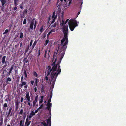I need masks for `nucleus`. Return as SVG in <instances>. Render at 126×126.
<instances>
[{"label":"nucleus","mask_w":126,"mask_h":126,"mask_svg":"<svg viewBox=\"0 0 126 126\" xmlns=\"http://www.w3.org/2000/svg\"><path fill=\"white\" fill-rule=\"evenodd\" d=\"M53 19L52 22L51 23V24H52L55 21V19Z\"/></svg>","instance_id":"nucleus-52"},{"label":"nucleus","mask_w":126,"mask_h":126,"mask_svg":"<svg viewBox=\"0 0 126 126\" xmlns=\"http://www.w3.org/2000/svg\"><path fill=\"white\" fill-rule=\"evenodd\" d=\"M68 23L69 28L72 31H73L76 27L78 26L77 21L76 20H70Z\"/></svg>","instance_id":"nucleus-3"},{"label":"nucleus","mask_w":126,"mask_h":126,"mask_svg":"<svg viewBox=\"0 0 126 126\" xmlns=\"http://www.w3.org/2000/svg\"><path fill=\"white\" fill-rule=\"evenodd\" d=\"M63 13L64 12H62L61 13L62 16L61 18L62 19V22H60V23L61 26H63L64 25V20L63 19Z\"/></svg>","instance_id":"nucleus-7"},{"label":"nucleus","mask_w":126,"mask_h":126,"mask_svg":"<svg viewBox=\"0 0 126 126\" xmlns=\"http://www.w3.org/2000/svg\"><path fill=\"white\" fill-rule=\"evenodd\" d=\"M7 104L6 103H5L3 105V106L5 108L6 107H7Z\"/></svg>","instance_id":"nucleus-38"},{"label":"nucleus","mask_w":126,"mask_h":126,"mask_svg":"<svg viewBox=\"0 0 126 126\" xmlns=\"http://www.w3.org/2000/svg\"><path fill=\"white\" fill-rule=\"evenodd\" d=\"M18 1H14V4L16 6H17L18 4L17 3Z\"/></svg>","instance_id":"nucleus-33"},{"label":"nucleus","mask_w":126,"mask_h":126,"mask_svg":"<svg viewBox=\"0 0 126 126\" xmlns=\"http://www.w3.org/2000/svg\"><path fill=\"white\" fill-rule=\"evenodd\" d=\"M36 102L34 101H33V107H34L35 106L36 104Z\"/></svg>","instance_id":"nucleus-30"},{"label":"nucleus","mask_w":126,"mask_h":126,"mask_svg":"<svg viewBox=\"0 0 126 126\" xmlns=\"http://www.w3.org/2000/svg\"><path fill=\"white\" fill-rule=\"evenodd\" d=\"M37 22L36 21H35L34 24V29H35L36 26V24H37Z\"/></svg>","instance_id":"nucleus-26"},{"label":"nucleus","mask_w":126,"mask_h":126,"mask_svg":"<svg viewBox=\"0 0 126 126\" xmlns=\"http://www.w3.org/2000/svg\"><path fill=\"white\" fill-rule=\"evenodd\" d=\"M6 58V56H4L2 57V63L1 65H2L4 64V65L3 66V68H4L6 66L8 63V62L6 61V60H5Z\"/></svg>","instance_id":"nucleus-5"},{"label":"nucleus","mask_w":126,"mask_h":126,"mask_svg":"<svg viewBox=\"0 0 126 126\" xmlns=\"http://www.w3.org/2000/svg\"><path fill=\"white\" fill-rule=\"evenodd\" d=\"M20 36V38H22L23 37V33L22 32H21L19 33Z\"/></svg>","instance_id":"nucleus-24"},{"label":"nucleus","mask_w":126,"mask_h":126,"mask_svg":"<svg viewBox=\"0 0 126 126\" xmlns=\"http://www.w3.org/2000/svg\"><path fill=\"white\" fill-rule=\"evenodd\" d=\"M29 99H30V97L29 95V93L28 92L25 96V100H27Z\"/></svg>","instance_id":"nucleus-10"},{"label":"nucleus","mask_w":126,"mask_h":126,"mask_svg":"<svg viewBox=\"0 0 126 126\" xmlns=\"http://www.w3.org/2000/svg\"><path fill=\"white\" fill-rule=\"evenodd\" d=\"M21 83L19 84V86L21 88H22L23 85H25L26 84V82H25L22 81L21 82Z\"/></svg>","instance_id":"nucleus-14"},{"label":"nucleus","mask_w":126,"mask_h":126,"mask_svg":"<svg viewBox=\"0 0 126 126\" xmlns=\"http://www.w3.org/2000/svg\"><path fill=\"white\" fill-rule=\"evenodd\" d=\"M11 80V79L9 77L7 78V81H10Z\"/></svg>","instance_id":"nucleus-43"},{"label":"nucleus","mask_w":126,"mask_h":126,"mask_svg":"<svg viewBox=\"0 0 126 126\" xmlns=\"http://www.w3.org/2000/svg\"><path fill=\"white\" fill-rule=\"evenodd\" d=\"M27 85H25L24 86V87L25 88H27Z\"/></svg>","instance_id":"nucleus-60"},{"label":"nucleus","mask_w":126,"mask_h":126,"mask_svg":"<svg viewBox=\"0 0 126 126\" xmlns=\"http://www.w3.org/2000/svg\"><path fill=\"white\" fill-rule=\"evenodd\" d=\"M29 45H28V48H27V49H26V50L25 51V53H26V52H27V51H28V49H29Z\"/></svg>","instance_id":"nucleus-40"},{"label":"nucleus","mask_w":126,"mask_h":126,"mask_svg":"<svg viewBox=\"0 0 126 126\" xmlns=\"http://www.w3.org/2000/svg\"><path fill=\"white\" fill-rule=\"evenodd\" d=\"M43 107V104H42L40 106L39 108L40 109L42 108Z\"/></svg>","instance_id":"nucleus-42"},{"label":"nucleus","mask_w":126,"mask_h":126,"mask_svg":"<svg viewBox=\"0 0 126 126\" xmlns=\"http://www.w3.org/2000/svg\"><path fill=\"white\" fill-rule=\"evenodd\" d=\"M47 124L48 125V126H51V122L50 121V119H48L47 121Z\"/></svg>","instance_id":"nucleus-23"},{"label":"nucleus","mask_w":126,"mask_h":126,"mask_svg":"<svg viewBox=\"0 0 126 126\" xmlns=\"http://www.w3.org/2000/svg\"><path fill=\"white\" fill-rule=\"evenodd\" d=\"M38 98V95H37L36 96L35 98V100L34 101L37 102V99Z\"/></svg>","instance_id":"nucleus-27"},{"label":"nucleus","mask_w":126,"mask_h":126,"mask_svg":"<svg viewBox=\"0 0 126 126\" xmlns=\"http://www.w3.org/2000/svg\"><path fill=\"white\" fill-rule=\"evenodd\" d=\"M12 110V108H10L9 109V111L8 112V114L7 115V117H8L9 115L10 114L11 111Z\"/></svg>","instance_id":"nucleus-18"},{"label":"nucleus","mask_w":126,"mask_h":126,"mask_svg":"<svg viewBox=\"0 0 126 126\" xmlns=\"http://www.w3.org/2000/svg\"><path fill=\"white\" fill-rule=\"evenodd\" d=\"M37 79H35V83L36 84V86H37Z\"/></svg>","instance_id":"nucleus-36"},{"label":"nucleus","mask_w":126,"mask_h":126,"mask_svg":"<svg viewBox=\"0 0 126 126\" xmlns=\"http://www.w3.org/2000/svg\"><path fill=\"white\" fill-rule=\"evenodd\" d=\"M17 80L18 81V82L19 80V78H18L17 79Z\"/></svg>","instance_id":"nucleus-64"},{"label":"nucleus","mask_w":126,"mask_h":126,"mask_svg":"<svg viewBox=\"0 0 126 126\" xmlns=\"http://www.w3.org/2000/svg\"><path fill=\"white\" fill-rule=\"evenodd\" d=\"M42 101H43V100H41H41H40V101H39V103H42Z\"/></svg>","instance_id":"nucleus-56"},{"label":"nucleus","mask_w":126,"mask_h":126,"mask_svg":"<svg viewBox=\"0 0 126 126\" xmlns=\"http://www.w3.org/2000/svg\"><path fill=\"white\" fill-rule=\"evenodd\" d=\"M47 52V51H46L45 52V55H44V58H46V56Z\"/></svg>","instance_id":"nucleus-51"},{"label":"nucleus","mask_w":126,"mask_h":126,"mask_svg":"<svg viewBox=\"0 0 126 126\" xmlns=\"http://www.w3.org/2000/svg\"><path fill=\"white\" fill-rule=\"evenodd\" d=\"M20 8H21L22 9H23V6L21 5V4L20 5Z\"/></svg>","instance_id":"nucleus-58"},{"label":"nucleus","mask_w":126,"mask_h":126,"mask_svg":"<svg viewBox=\"0 0 126 126\" xmlns=\"http://www.w3.org/2000/svg\"><path fill=\"white\" fill-rule=\"evenodd\" d=\"M43 26H42L40 30V31L41 32L40 34H41L44 30L43 29Z\"/></svg>","instance_id":"nucleus-22"},{"label":"nucleus","mask_w":126,"mask_h":126,"mask_svg":"<svg viewBox=\"0 0 126 126\" xmlns=\"http://www.w3.org/2000/svg\"><path fill=\"white\" fill-rule=\"evenodd\" d=\"M31 121H29L28 118H27V119H26V120L25 123H31Z\"/></svg>","instance_id":"nucleus-34"},{"label":"nucleus","mask_w":126,"mask_h":126,"mask_svg":"<svg viewBox=\"0 0 126 126\" xmlns=\"http://www.w3.org/2000/svg\"><path fill=\"white\" fill-rule=\"evenodd\" d=\"M40 109L38 108L35 111V113H36Z\"/></svg>","instance_id":"nucleus-39"},{"label":"nucleus","mask_w":126,"mask_h":126,"mask_svg":"<svg viewBox=\"0 0 126 126\" xmlns=\"http://www.w3.org/2000/svg\"><path fill=\"white\" fill-rule=\"evenodd\" d=\"M24 74L25 75V77L27 78V74L26 72V71L25 70H24Z\"/></svg>","instance_id":"nucleus-31"},{"label":"nucleus","mask_w":126,"mask_h":126,"mask_svg":"<svg viewBox=\"0 0 126 126\" xmlns=\"http://www.w3.org/2000/svg\"><path fill=\"white\" fill-rule=\"evenodd\" d=\"M24 121L21 120L19 123V126H24Z\"/></svg>","instance_id":"nucleus-15"},{"label":"nucleus","mask_w":126,"mask_h":126,"mask_svg":"<svg viewBox=\"0 0 126 126\" xmlns=\"http://www.w3.org/2000/svg\"><path fill=\"white\" fill-rule=\"evenodd\" d=\"M23 62H24V64H25L26 63H27L28 62V60L26 58H25L23 59Z\"/></svg>","instance_id":"nucleus-21"},{"label":"nucleus","mask_w":126,"mask_h":126,"mask_svg":"<svg viewBox=\"0 0 126 126\" xmlns=\"http://www.w3.org/2000/svg\"><path fill=\"white\" fill-rule=\"evenodd\" d=\"M37 43V41L36 40L35 41L32 46V50L33 48L36 45Z\"/></svg>","instance_id":"nucleus-19"},{"label":"nucleus","mask_w":126,"mask_h":126,"mask_svg":"<svg viewBox=\"0 0 126 126\" xmlns=\"http://www.w3.org/2000/svg\"><path fill=\"white\" fill-rule=\"evenodd\" d=\"M67 22H65L64 23V25H65ZM63 31L64 34V37L61 41V44L58 45V47L57 50H58L60 48V47H61V50L64 51V53H65V51L66 48V45L68 42V39L67 38V35L68 34V26H65L63 25Z\"/></svg>","instance_id":"nucleus-2"},{"label":"nucleus","mask_w":126,"mask_h":126,"mask_svg":"<svg viewBox=\"0 0 126 126\" xmlns=\"http://www.w3.org/2000/svg\"><path fill=\"white\" fill-rule=\"evenodd\" d=\"M48 40H46V41H45V42H46V44H45V46H46L47 44V43H48Z\"/></svg>","instance_id":"nucleus-41"},{"label":"nucleus","mask_w":126,"mask_h":126,"mask_svg":"<svg viewBox=\"0 0 126 126\" xmlns=\"http://www.w3.org/2000/svg\"><path fill=\"white\" fill-rule=\"evenodd\" d=\"M35 113L33 111H31L30 115L29 116V118H31L33 115L35 114Z\"/></svg>","instance_id":"nucleus-11"},{"label":"nucleus","mask_w":126,"mask_h":126,"mask_svg":"<svg viewBox=\"0 0 126 126\" xmlns=\"http://www.w3.org/2000/svg\"><path fill=\"white\" fill-rule=\"evenodd\" d=\"M31 123H25L24 126H28Z\"/></svg>","instance_id":"nucleus-29"},{"label":"nucleus","mask_w":126,"mask_h":126,"mask_svg":"<svg viewBox=\"0 0 126 126\" xmlns=\"http://www.w3.org/2000/svg\"><path fill=\"white\" fill-rule=\"evenodd\" d=\"M48 119H50V118H48V119L47 121V124L46 123L44 122L41 123V124H40V125L41 126H48V125L47 124V121ZM50 121H51V119H50Z\"/></svg>","instance_id":"nucleus-9"},{"label":"nucleus","mask_w":126,"mask_h":126,"mask_svg":"<svg viewBox=\"0 0 126 126\" xmlns=\"http://www.w3.org/2000/svg\"><path fill=\"white\" fill-rule=\"evenodd\" d=\"M55 31V30L54 29H52L47 34V36H48L52 32H54Z\"/></svg>","instance_id":"nucleus-17"},{"label":"nucleus","mask_w":126,"mask_h":126,"mask_svg":"<svg viewBox=\"0 0 126 126\" xmlns=\"http://www.w3.org/2000/svg\"><path fill=\"white\" fill-rule=\"evenodd\" d=\"M30 99H29L28 100H26V101H27V102L28 101L29 102H30Z\"/></svg>","instance_id":"nucleus-59"},{"label":"nucleus","mask_w":126,"mask_h":126,"mask_svg":"<svg viewBox=\"0 0 126 126\" xmlns=\"http://www.w3.org/2000/svg\"><path fill=\"white\" fill-rule=\"evenodd\" d=\"M56 16H55V12H54L53 13L52 17L53 19H55L56 18Z\"/></svg>","instance_id":"nucleus-25"},{"label":"nucleus","mask_w":126,"mask_h":126,"mask_svg":"<svg viewBox=\"0 0 126 126\" xmlns=\"http://www.w3.org/2000/svg\"><path fill=\"white\" fill-rule=\"evenodd\" d=\"M3 118L1 117L0 118V126H1L3 124Z\"/></svg>","instance_id":"nucleus-20"},{"label":"nucleus","mask_w":126,"mask_h":126,"mask_svg":"<svg viewBox=\"0 0 126 126\" xmlns=\"http://www.w3.org/2000/svg\"><path fill=\"white\" fill-rule=\"evenodd\" d=\"M23 99H24L23 97H21V100H20V102H23Z\"/></svg>","instance_id":"nucleus-47"},{"label":"nucleus","mask_w":126,"mask_h":126,"mask_svg":"<svg viewBox=\"0 0 126 126\" xmlns=\"http://www.w3.org/2000/svg\"><path fill=\"white\" fill-rule=\"evenodd\" d=\"M60 48L57 50L56 48L55 51L53 56V59L55 57V58L54 61L51 64V66H49L47 67V68L49 70L46 73V71L45 73V78L46 80H47L48 79L47 76L50 74L51 72V79L52 75L54 77V78H55L56 76H58V74H59L61 72V69L60 68V66L59 64L61 62L62 59L63 57L64 54V51L61 50V47H60Z\"/></svg>","instance_id":"nucleus-1"},{"label":"nucleus","mask_w":126,"mask_h":126,"mask_svg":"<svg viewBox=\"0 0 126 126\" xmlns=\"http://www.w3.org/2000/svg\"><path fill=\"white\" fill-rule=\"evenodd\" d=\"M4 8V7L3 6V7H2V8H1V9L3 10V9Z\"/></svg>","instance_id":"nucleus-62"},{"label":"nucleus","mask_w":126,"mask_h":126,"mask_svg":"<svg viewBox=\"0 0 126 126\" xmlns=\"http://www.w3.org/2000/svg\"><path fill=\"white\" fill-rule=\"evenodd\" d=\"M61 2H63V0H60L59 1V0L58 1L57 3V5L58 4V3H59Z\"/></svg>","instance_id":"nucleus-35"},{"label":"nucleus","mask_w":126,"mask_h":126,"mask_svg":"<svg viewBox=\"0 0 126 126\" xmlns=\"http://www.w3.org/2000/svg\"><path fill=\"white\" fill-rule=\"evenodd\" d=\"M18 106V104H16V110H17V109Z\"/></svg>","instance_id":"nucleus-48"},{"label":"nucleus","mask_w":126,"mask_h":126,"mask_svg":"<svg viewBox=\"0 0 126 126\" xmlns=\"http://www.w3.org/2000/svg\"><path fill=\"white\" fill-rule=\"evenodd\" d=\"M8 32V30L7 29L6 30L5 32L3 33V34H6Z\"/></svg>","instance_id":"nucleus-45"},{"label":"nucleus","mask_w":126,"mask_h":126,"mask_svg":"<svg viewBox=\"0 0 126 126\" xmlns=\"http://www.w3.org/2000/svg\"><path fill=\"white\" fill-rule=\"evenodd\" d=\"M34 89L35 92H36V91H37V88H36V87H35L34 88Z\"/></svg>","instance_id":"nucleus-54"},{"label":"nucleus","mask_w":126,"mask_h":126,"mask_svg":"<svg viewBox=\"0 0 126 126\" xmlns=\"http://www.w3.org/2000/svg\"><path fill=\"white\" fill-rule=\"evenodd\" d=\"M17 8V7H15L14 8V10H16V9Z\"/></svg>","instance_id":"nucleus-57"},{"label":"nucleus","mask_w":126,"mask_h":126,"mask_svg":"<svg viewBox=\"0 0 126 126\" xmlns=\"http://www.w3.org/2000/svg\"><path fill=\"white\" fill-rule=\"evenodd\" d=\"M52 75L51 77V81H52V83L51 86V88L53 89L54 88V85L55 82L56 80L57 77V76H56L55 78L54 79V77L53 76V75Z\"/></svg>","instance_id":"nucleus-6"},{"label":"nucleus","mask_w":126,"mask_h":126,"mask_svg":"<svg viewBox=\"0 0 126 126\" xmlns=\"http://www.w3.org/2000/svg\"><path fill=\"white\" fill-rule=\"evenodd\" d=\"M42 89L43 90L44 89V86L43 85L42 86Z\"/></svg>","instance_id":"nucleus-61"},{"label":"nucleus","mask_w":126,"mask_h":126,"mask_svg":"<svg viewBox=\"0 0 126 126\" xmlns=\"http://www.w3.org/2000/svg\"><path fill=\"white\" fill-rule=\"evenodd\" d=\"M31 84L32 85H33V83H34V81H31Z\"/></svg>","instance_id":"nucleus-55"},{"label":"nucleus","mask_w":126,"mask_h":126,"mask_svg":"<svg viewBox=\"0 0 126 126\" xmlns=\"http://www.w3.org/2000/svg\"><path fill=\"white\" fill-rule=\"evenodd\" d=\"M35 19L34 18L32 21L30 25V28L31 29H32L33 28L34 23V20Z\"/></svg>","instance_id":"nucleus-8"},{"label":"nucleus","mask_w":126,"mask_h":126,"mask_svg":"<svg viewBox=\"0 0 126 126\" xmlns=\"http://www.w3.org/2000/svg\"><path fill=\"white\" fill-rule=\"evenodd\" d=\"M56 23H55L51 27H55L56 26Z\"/></svg>","instance_id":"nucleus-44"},{"label":"nucleus","mask_w":126,"mask_h":126,"mask_svg":"<svg viewBox=\"0 0 126 126\" xmlns=\"http://www.w3.org/2000/svg\"><path fill=\"white\" fill-rule=\"evenodd\" d=\"M23 14H27V9H25L24 10L23 12Z\"/></svg>","instance_id":"nucleus-32"},{"label":"nucleus","mask_w":126,"mask_h":126,"mask_svg":"<svg viewBox=\"0 0 126 126\" xmlns=\"http://www.w3.org/2000/svg\"><path fill=\"white\" fill-rule=\"evenodd\" d=\"M26 23V19L25 18L24 19V21H23V24H25Z\"/></svg>","instance_id":"nucleus-37"},{"label":"nucleus","mask_w":126,"mask_h":126,"mask_svg":"<svg viewBox=\"0 0 126 126\" xmlns=\"http://www.w3.org/2000/svg\"><path fill=\"white\" fill-rule=\"evenodd\" d=\"M63 2H60L59 3V4H58V5L57 6V7H59L58 9V11H61V9H60V8L61 7V6H62V5H63Z\"/></svg>","instance_id":"nucleus-12"},{"label":"nucleus","mask_w":126,"mask_h":126,"mask_svg":"<svg viewBox=\"0 0 126 126\" xmlns=\"http://www.w3.org/2000/svg\"><path fill=\"white\" fill-rule=\"evenodd\" d=\"M32 41H33L32 40H31V42L30 43V45L31 46L32 45Z\"/></svg>","instance_id":"nucleus-50"},{"label":"nucleus","mask_w":126,"mask_h":126,"mask_svg":"<svg viewBox=\"0 0 126 126\" xmlns=\"http://www.w3.org/2000/svg\"><path fill=\"white\" fill-rule=\"evenodd\" d=\"M0 1L1 2L2 6H3L6 3V0H0Z\"/></svg>","instance_id":"nucleus-16"},{"label":"nucleus","mask_w":126,"mask_h":126,"mask_svg":"<svg viewBox=\"0 0 126 126\" xmlns=\"http://www.w3.org/2000/svg\"><path fill=\"white\" fill-rule=\"evenodd\" d=\"M23 113V109H21L20 111L19 114H21V115H22Z\"/></svg>","instance_id":"nucleus-28"},{"label":"nucleus","mask_w":126,"mask_h":126,"mask_svg":"<svg viewBox=\"0 0 126 126\" xmlns=\"http://www.w3.org/2000/svg\"><path fill=\"white\" fill-rule=\"evenodd\" d=\"M52 96V92H51L50 97L49 98L47 102V103H46V105L47 106L46 109L48 110H49L50 111L51 110V107L52 106V103H50L51 101V99Z\"/></svg>","instance_id":"nucleus-4"},{"label":"nucleus","mask_w":126,"mask_h":126,"mask_svg":"<svg viewBox=\"0 0 126 126\" xmlns=\"http://www.w3.org/2000/svg\"><path fill=\"white\" fill-rule=\"evenodd\" d=\"M13 67L14 66H12L11 67L10 70L9 71V72H8V74L7 75V76H9L10 75L11 73L12 72L13 70Z\"/></svg>","instance_id":"nucleus-13"},{"label":"nucleus","mask_w":126,"mask_h":126,"mask_svg":"<svg viewBox=\"0 0 126 126\" xmlns=\"http://www.w3.org/2000/svg\"><path fill=\"white\" fill-rule=\"evenodd\" d=\"M43 96H41V100H43Z\"/></svg>","instance_id":"nucleus-63"},{"label":"nucleus","mask_w":126,"mask_h":126,"mask_svg":"<svg viewBox=\"0 0 126 126\" xmlns=\"http://www.w3.org/2000/svg\"><path fill=\"white\" fill-rule=\"evenodd\" d=\"M23 76H22L21 78V82H22L23 81Z\"/></svg>","instance_id":"nucleus-53"},{"label":"nucleus","mask_w":126,"mask_h":126,"mask_svg":"<svg viewBox=\"0 0 126 126\" xmlns=\"http://www.w3.org/2000/svg\"><path fill=\"white\" fill-rule=\"evenodd\" d=\"M28 104L29 106H32V104H31L30 102H28Z\"/></svg>","instance_id":"nucleus-46"},{"label":"nucleus","mask_w":126,"mask_h":126,"mask_svg":"<svg viewBox=\"0 0 126 126\" xmlns=\"http://www.w3.org/2000/svg\"><path fill=\"white\" fill-rule=\"evenodd\" d=\"M34 75H35L36 77H37V76H38L36 72H35L34 73Z\"/></svg>","instance_id":"nucleus-49"}]
</instances>
